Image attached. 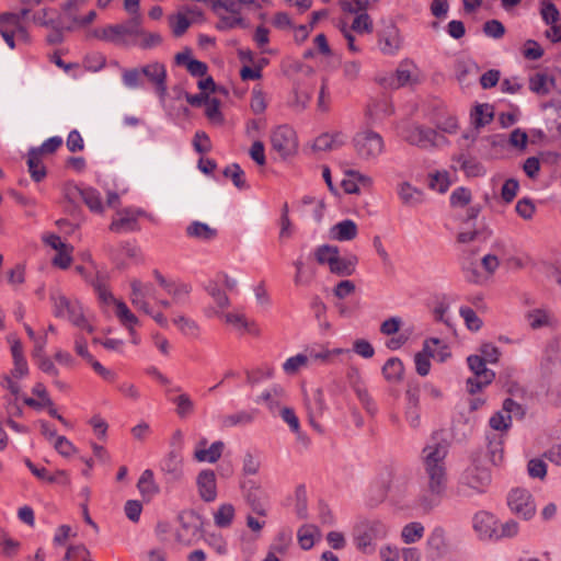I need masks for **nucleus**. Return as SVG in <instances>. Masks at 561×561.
<instances>
[{"label":"nucleus","mask_w":561,"mask_h":561,"mask_svg":"<svg viewBox=\"0 0 561 561\" xmlns=\"http://www.w3.org/2000/svg\"><path fill=\"white\" fill-rule=\"evenodd\" d=\"M448 454L446 444L435 443L423 448V481L416 503L424 512L437 507L447 489V469L445 459Z\"/></svg>","instance_id":"1"},{"label":"nucleus","mask_w":561,"mask_h":561,"mask_svg":"<svg viewBox=\"0 0 561 561\" xmlns=\"http://www.w3.org/2000/svg\"><path fill=\"white\" fill-rule=\"evenodd\" d=\"M142 33V16L129 18L123 23L95 28L92 36L116 46H136L138 34Z\"/></svg>","instance_id":"2"},{"label":"nucleus","mask_w":561,"mask_h":561,"mask_svg":"<svg viewBox=\"0 0 561 561\" xmlns=\"http://www.w3.org/2000/svg\"><path fill=\"white\" fill-rule=\"evenodd\" d=\"M387 525L380 519H364L354 528V543L363 553H373L376 541L386 538Z\"/></svg>","instance_id":"3"},{"label":"nucleus","mask_w":561,"mask_h":561,"mask_svg":"<svg viewBox=\"0 0 561 561\" xmlns=\"http://www.w3.org/2000/svg\"><path fill=\"white\" fill-rule=\"evenodd\" d=\"M352 144L357 157L363 161H374L385 151V140L371 129L357 131Z\"/></svg>","instance_id":"4"},{"label":"nucleus","mask_w":561,"mask_h":561,"mask_svg":"<svg viewBox=\"0 0 561 561\" xmlns=\"http://www.w3.org/2000/svg\"><path fill=\"white\" fill-rule=\"evenodd\" d=\"M467 364L473 376L469 377L466 381L467 391L470 394H476L491 385L495 379V373L486 367L483 359L478 354H472L467 357Z\"/></svg>","instance_id":"5"},{"label":"nucleus","mask_w":561,"mask_h":561,"mask_svg":"<svg viewBox=\"0 0 561 561\" xmlns=\"http://www.w3.org/2000/svg\"><path fill=\"white\" fill-rule=\"evenodd\" d=\"M491 481L490 470L481 466L477 459H473L472 463L462 472L459 484L482 494L486 491Z\"/></svg>","instance_id":"6"},{"label":"nucleus","mask_w":561,"mask_h":561,"mask_svg":"<svg viewBox=\"0 0 561 561\" xmlns=\"http://www.w3.org/2000/svg\"><path fill=\"white\" fill-rule=\"evenodd\" d=\"M271 144L280 158L286 159L296 153L298 139L296 131L289 125L277 126L271 135Z\"/></svg>","instance_id":"7"},{"label":"nucleus","mask_w":561,"mask_h":561,"mask_svg":"<svg viewBox=\"0 0 561 561\" xmlns=\"http://www.w3.org/2000/svg\"><path fill=\"white\" fill-rule=\"evenodd\" d=\"M507 505L511 512L528 520L536 514V504L527 489L516 488L507 494Z\"/></svg>","instance_id":"8"},{"label":"nucleus","mask_w":561,"mask_h":561,"mask_svg":"<svg viewBox=\"0 0 561 561\" xmlns=\"http://www.w3.org/2000/svg\"><path fill=\"white\" fill-rule=\"evenodd\" d=\"M401 135L412 146L427 149L436 146L438 134L435 129L419 124L405 126Z\"/></svg>","instance_id":"9"},{"label":"nucleus","mask_w":561,"mask_h":561,"mask_svg":"<svg viewBox=\"0 0 561 561\" xmlns=\"http://www.w3.org/2000/svg\"><path fill=\"white\" fill-rule=\"evenodd\" d=\"M240 488L243 497L247 504L251 507L252 512L260 516H266L267 496L261 484L254 479H244L241 482Z\"/></svg>","instance_id":"10"},{"label":"nucleus","mask_w":561,"mask_h":561,"mask_svg":"<svg viewBox=\"0 0 561 561\" xmlns=\"http://www.w3.org/2000/svg\"><path fill=\"white\" fill-rule=\"evenodd\" d=\"M130 302L138 309L144 311L146 314H151V307L147 299H156V288L151 283H142L139 279H133L130 282Z\"/></svg>","instance_id":"11"},{"label":"nucleus","mask_w":561,"mask_h":561,"mask_svg":"<svg viewBox=\"0 0 561 561\" xmlns=\"http://www.w3.org/2000/svg\"><path fill=\"white\" fill-rule=\"evenodd\" d=\"M416 67L413 61L402 60L393 73L379 78V83L388 89H399L412 82V73Z\"/></svg>","instance_id":"12"},{"label":"nucleus","mask_w":561,"mask_h":561,"mask_svg":"<svg viewBox=\"0 0 561 561\" xmlns=\"http://www.w3.org/2000/svg\"><path fill=\"white\" fill-rule=\"evenodd\" d=\"M0 386L10 391L11 397H4V411L8 419L21 417L23 409L19 404L21 387L16 381L11 380V376L2 375L0 377Z\"/></svg>","instance_id":"13"},{"label":"nucleus","mask_w":561,"mask_h":561,"mask_svg":"<svg viewBox=\"0 0 561 561\" xmlns=\"http://www.w3.org/2000/svg\"><path fill=\"white\" fill-rule=\"evenodd\" d=\"M119 218L114 219L110 225V230L113 232L121 231H138L139 226L137 219L139 217H149L141 208H125L119 211Z\"/></svg>","instance_id":"14"},{"label":"nucleus","mask_w":561,"mask_h":561,"mask_svg":"<svg viewBox=\"0 0 561 561\" xmlns=\"http://www.w3.org/2000/svg\"><path fill=\"white\" fill-rule=\"evenodd\" d=\"M404 416L411 427L417 428L420 426V387L416 383H409L405 391Z\"/></svg>","instance_id":"15"},{"label":"nucleus","mask_w":561,"mask_h":561,"mask_svg":"<svg viewBox=\"0 0 561 561\" xmlns=\"http://www.w3.org/2000/svg\"><path fill=\"white\" fill-rule=\"evenodd\" d=\"M142 79H147L154 87L158 95L163 96L167 93V69L161 62L154 61L141 67Z\"/></svg>","instance_id":"16"},{"label":"nucleus","mask_w":561,"mask_h":561,"mask_svg":"<svg viewBox=\"0 0 561 561\" xmlns=\"http://www.w3.org/2000/svg\"><path fill=\"white\" fill-rule=\"evenodd\" d=\"M473 529L481 539H499L497 520L489 512L481 511L473 516Z\"/></svg>","instance_id":"17"},{"label":"nucleus","mask_w":561,"mask_h":561,"mask_svg":"<svg viewBox=\"0 0 561 561\" xmlns=\"http://www.w3.org/2000/svg\"><path fill=\"white\" fill-rule=\"evenodd\" d=\"M447 550L448 543L445 529L442 526L434 527L426 540L427 558L431 560L440 559L446 554Z\"/></svg>","instance_id":"18"},{"label":"nucleus","mask_w":561,"mask_h":561,"mask_svg":"<svg viewBox=\"0 0 561 561\" xmlns=\"http://www.w3.org/2000/svg\"><path fill=\"white\" fill-rule=\"evenodd\" d=\"M198 493L205 502H214L217 497L216 474L211 469L202 470L196 479Z\"/></svg>","instance_id":"19"},{"label":"nucleus","mask_w":561,"mask_h":561,"mask_svg":"<svg viewBox=\"0 0 561 561\" xmlns=\"http://www.w3.org/2000/svg\"><path fill=\"white\" fill-rule=\"evenodd\" d=\"M438 343L437 337H430L423 342V348L414 355V364L416 373L425 377L431 370V357H435V351L432 348V344Z\"/></svg>","instance_id":"20"},{"label":"nucleus","mask_w":561,"mask_h":561,"mask_svg":"<svg viewBox=\"0 0 561 561\" xmlns=\"http://www.w3.org/2000/svg\"><path fill=\"white\" fill-rule=\"evenodd\" d=\"M160 468L162 472L168 476V480L178 481L183 477L182 457L175 450H171L161 460Z\"/></svg>","instance_id":"21"},{"label":"nucleus","mask_w":561,"mask_h":561,"mask_svg":"<svg viewBox=\"0 0 561 561\" xmlns=\"http://www.w3.org/2000/svg\"><path fill=\"white\" fill-rule=\"evenodd\" d=\"M10 27L14 32V35L18 36L19 39L30 43L31 35L27 28L23 24V19H25L30 14L28 8H21L19 12H3Z\"/></svg>","instance_id":"22"},{"label":"nucleus","mask_w":561,"mask_h":561,"mask_svg":"<svg viewBox=\"0 0 561 561\" xmlns=\"http://www.w3.org/2000/svg\"><path fill=\"white\" fill-rule=\"evenodd\" d=\"M453 160L459 164V168L467 176L479 178L486 173L483 164L477 158L468 153H459Z\"/></svg>","instance_id":"23"},{"label":"nucleus","mask_w":561,"mask_h":561,"mask_svg":"<svg viewBox=\"0 0 561 561\" xmlns=\"http://www.w3.org/2000/svg\"><path fill=\"white\" fill-rule=\"evenodd\" d=\"M410 490V478L405 472H394L388 484V493L394 500L403 499Z\"/></svg>","instance_id":"24"},{"label":"nucleus","mask_w":561,"mask_h":561,"mask_svg":"<svg viewBox=\"0 0 561 561\" xmlns=\"http://www.w3.org/2000/svg\"><path fill=\"white\" fill-rule=\"evenodd\" d=\"M344 141L345 136L341 131L323 133L314 139L312 148L316 151H328L341 147Z\"/></svg>","instance_id":"25"},{"label":"nucleus","mask_w":561,"mask_h":561,"mask_svg":"<svg viewBox=\"0 0 561 561\" xmlns=\"http://www.w3.org/2000/svg\"><path fill=\"white\" fill-rule=\"evenodd\" d=\"M164 290L172 297L174 305L182 306L188 302L192 286L181 280H172Z\"/></svg>","instance_id":"26"},{"label":"nucleus","mask_w":561,"mask_h":561,"mask_svg":"<svg viewBox=\"0 0 561 561\" xmlns=\"http://www.w3.org/2000/svg\"><path fill=\"white\" fill-rule=\"evenodd\" d=\"M216 314L221 317L226 323L231 324L237 330L259 334L256 324L253 321H248V319L243 314L232 312H216Z\"/></svg>","instance_id":"27"},{"label":"nucleus","mask_w":561,"mask_h":561,"mask_svg":"<svg viewBox=\"0 0 561 561\" xmlns=\"http://www.w3.org/2000/svg\"><path fill=\"white\" fill-rule=\"evenodd\" d=\"M398 195L407 206H416L424 201L423 192L409 182H402L399 185Z\"/></svg>","instance_id":"28"},{"label":"nucleus","mask_w":561,"mask_h":561,"mask_svg":"<svg viewBox=\"0 0 561 561\" xmlns=\"http://www.w3.org/2000/svg\"><path fill=\"white\" fill-rule=\"evenodd\" d=\"M224 448V442L216 440L208 448H196L194 451V458L198 462L215 463L221 457Z\"/></svg>","instance_id":"29"},{"label":"nucleus","mask_w":561,"mask_h":561,"mask_svg":"<svg viewBox=\"0 0 561 561\" xmlns=\"http://www.w3.org/2000/svg\"><path fill=\"white\" fill-rule=\"evenodd\" d=\"M381 371L388 382L398 383L403 379L404 366L400 358L390 357L383 364Z\"/></svg>","instance_id":"30"},{"label":"nucleus","mask_w":561,"mask_h":561,"mask_svg":"<svg viewBox=\"0 0 561 561\" xmlns=\"http://www.w3.org/2000/svg\"><path fill=\"white\" fill-rule=\"evenodd\" d=\"M356 265L357 257L355 255L342 257L339 253L330 267V272L339 276H351L355 272Z\"/></svg>","instance_id":"31"},{"label":"nucleus","mask_w":561,"mask_h":561,"mask_svg":"<svg viewBox=\"0 0 561 561\" xmlns=\"http://www.w3.org/2000/svg\"><path fill=\"white\" fill-rule=\"evenodd\" d=\"M331 233L337 241H351L357 236V225L351 219H345L334 225Z\"/></svg>","instance_id":"32"},{"label":"nucleus","mask_w":561,"mask_h":561,"mask_svg":"<svg viewBox=\"0 0 561 561\" xmlns=\"http://www.w3.org/2000/svg\"><path fill=\"white\" fill-rule=\"evenodd\" d=\"M186 234L190 238L210 241L217 237V230L205 222L195 220L186 227Z\"/></svg>","instance_id":"33"},{"label":"nucleus","mask_w":561,"mask_h":561,"mask_svg":"<svg viewBox=\"0 0 561 561\" xmlns=\"http://www.w3.org/2000/svg\"><path fill=\"white\" fill-rule=\"evenodd\" d=\"M28 172L33 181L41 182L46 176V168L42 162V154L38 150L31 148L27 153Z\"/></svg>","instance_id":"34"},{"label":"nucleus","mask_w":561,"mask_h":561,"mask_svg":"<svg viewBox=\"0 0 561 561\" xmlns=\"http://www.w3.org/2000/svg\"><path fill=\"white\" fill-rule=\"evenodd\" d=\"M66 316L75 327L87 330L89 333L94 331V328L85 319L83 308L79 301L71 302Z\"/></svg>","instance_id":"35"},{"label":"nucleus","mask_w":561,"mask_h":561,"mask_svg":"<svg viewBox=\"0 0 561 561\" xmlns=\"http://www.w3.org/2000/svg\"><path fill=\"white\" fill-rule=\"evenodd\" d=\"M79 194L83 201V203L89 207V209L93 213L101 214L104 210L102 197L100 192L96 188L91 186H85L78 188Z\"/></svg>","instance_id":"36"},{"label":"nucleus","mask_w":561,"mask_h":561,"mask_svg":"<svg viewBox=\"0 0 561 561\" xmlns=\"http://www.w3.org/2000/svg\"><path fill=\"white\" fill-rule=\"evenodd\" d=\"M137 488H138L140 494L147 500H150L152 496L158 494L159 486L157 485V483L154 481V476H153L152 470L146 469L145 471H142V473L138 480Z\"/></svg>","instance_id":"37"},{"label":"nucleus","mask_w":561,"mask_h":561,"mask_svg":"<svg viewBox=\"0 0 561 561\" xmlns=\"http://www.w3.org/2000/svg\"><path fill=\"white\" fill-rule=\"evenodd\" d=\"M493 119V111L489 104H477L471 113L470 121L474 128L484 127Z\"/></svg>","instance_id":"38"},{"label":"nucleus","mask_w":561,"mask_h":561,"mask_svg":"<svg viewBox=\"0 0 561 561\" xmlns=\"http://www.w3.org/2000/svg\"><path fill=\"white\" fill-rule=\"evenodd\" d=\"M115 306L116 317L119 322L128 329L130 334H134V327L138 323L137 317L129 310L124 301H115Z\"/></svg>","instance_id":"39"},{"label":"nucleus","mask_w":561,"mask_h":561,"mask_svg":"<svg viewBox=\"0 0 561 561\" xmlns=\"http://www.w3.org/2000/svg\"><path fill=\"white\" fill-rule=\"evenodd\" d=\"M314 259L320 265H328L331 267L334 263L336 254H339V248L330 244H321L314 249Z\"/></svg>","instance_id":"40"},{"label":"nucleus","mask_w":561,"mask_h":561,"mask_svg":"<svg viewBox=\"0 0 561 561\" xmlns=\"http://www.w3.org/2000/svg\"><path fill=\"white\" fill-rule=\"evenodd\" d=\"M122 82L126 88L131 90L144 88L145 80L142 79L141 67L124 69L122 73Z\"/></svg>","instance_id":"41"},{"label":"nucleus","mask_w":561,"mask_h":561,"mask_svg":"<svg viewBox=\"0 0 561 561\" xmlns=\"http://www.w3.org/2000/svg\"><path fill=\"white\" fill-rule=\"evenodd\" d=\"M425 528L420 522L407 524L401 531V538L404 543H414L424 535Z\"/></svg>","instance_id":"42"},{"label":"nucleus","mask_w":561,"mask_h":561,"mask_svg":"<svg viewBox=\"0 0 561 561\" xmlns=\"http://www.w3.org/2000/svg\"><path fill=\"white\" fill-rule=\"evenodd\" d=\"M234 517V507L232 504H221L214 514L215 525L220 528H227L231 525Z\"/></svg>","instance_id":"43"},{"label":"nucleus","mask_w":561,"mask_h":561,"mask_svg":"<svg viewBox=\"0 0 561 561\" xmlns=\"http://www.w3.org/2000/svg\"><path fill=\"white\" fill-rule=\"evenodd\" d=\"M256 410L239 411L237 413L226 415L222 419L224 426L232 427L238 425H247L253 422Z\"/></svg>","instance_id":"44"},{"label":"nucleus","mask_w":561,"mask_h":561,"mask_svg":"<svg viewBox=\"0 0 561 561\" xmlns=\"http://www.w3.org/2000/svg\"><path fill=\"white\" fill-rule=\"evenodd\" d=\"M173 323L179 328V330L186 336L190 337H198L201 330L196 321L185 316H179L173 319Z\"/></svg>","instance_id":"45"},{"label":"nucleus","mask_w":561,"mask_h":561,"mask_svg":"<svg viewBox=\"0 0 561 561\" xmlns=\"http://www.w3.org/2000/svg\"><path fill=\"white\" fill-rule=\"evenodd\" d=\"M224 175L230 178L233 185L239 190H245L249 187L245 181L244 171L238 163H232L225 168Z\"/></svg>","instance_id":"46"},{"label":"nucleus","mask_w":561,"mask_h":561,"mask_svg":"<svg viewBox=\"0 0 561 561\" xmlns=\"http://www.w3.org/2000/svg\"><path fill=\"white\" fill-rule=\"evenodd\" d=\"M459 314L463 319L466 327L473 332L479 331L482 328V320L477 316L476 311L467 306L459 308Z\"/></svg>","instance_id":"47"},{"label":"nucleus","mask_w":561,"mask_h":561,"mask_svg":"<svg viewBox=\"0 0 561 561\" xmlns=\"http://www.w3.org/2000/svg\"><path fill=\"white\" fill-rule=\"evenodd\" d=\"M50 300L54 307V314L57 318L66 317L67 310L71 305V300H69L65 295L60 291H54L50 294Z\"/></svg>","instance_id":"48"},{"label":"nucleus","mask_w":561,"mask_h":561,"mask_svg":"<svg viewBox=\"0 0 561 561\" xmlns=\"http://www.w3.org/2000/svg\"><path fill=\"white\" fill-rule=\"evenodd\" d=\"M206 291L214 299L219 308H227L230 305V300L225 291H222L215 280H209L205 286Z\"/></svg>","instance_id":"49"},{"label":"nucleus","mask_w":561,"mask_h":561,"mask_svg":"<svg viewBox=\"0 0 561 561\" xmlns=\"http://www.w3.org/2000/svg\"><path fill=\"white\" fill-rule=\"evenodd\" d=\"M461 271L466 282L471 284H480L482 282V275L476 261H463L461 263Z\"/></svg>","instance_id":"50"},{"label":"nucleus","mask_w":561,"mask_h":561,"mask_svg":"<svg viewBox=\"0 0 561 561\" xmlns=\"http://www.w3.org/2000/svg\"><path fill=\"white\" fill-rule=\"evenodd\" d=\"M176 405V413L181 419L187 417L194 412V402L187 393H181L173 399Z\"/></svg>","instance_id":"51"},{"label":"nucleus","mask_w":561,"mask_h":561,"mask_svg":"<svg viewBox=\"0 0 561 561\" xmlns=\"http://www.w3.org/2000/svg\"><path fill=\"white\" fill-rule=\"evenodd\" d=\"M91 285H92L93 289L95 290V293L98 294L99 299L102 302H104L106 305H110V304L115 305V301H118L117 299L114 298L113 294L107 289L102 277L96 276L91 282Z\"/></svg>","instance_id":"52"},{"label":"nucleus","mask_w":561,"mask_h":561,"mask_svg":"<svg viewBox=\"0 0 561 561\" xmlns=\"http://www.w3.org/2000/svg\"><path fill=\"white\" fill-rule=\"evenodd\" d=\"M540 15L542 21L547 25L558 23V21L560 20V12L557 5L550 1L541 2Z\"/></svg>","instance_id":"53"},{"label":"nucleus","mask_w":561,"mask_h":561,"mask_svg":"<svg viewBox=\"0 0 561 561\" xmlns=\"http://www.w3.org/2000/svg\"><path fill=\"white\" fill-rule=\"evenodd\" d=\"M529 89L530 91L540 94L546 95L550 92V89L548 87V78L545 73H535L529 79Z\"/></svg>","instance_id":"54"},{"label":"nucleus","mask_w":561,"mask_h":561,"mask_svg":"<svg viewBox=\"0 0 561 561\" xmlns=\"http://www.w3.org/2000/svg\"><path fill=\"white\" fill-rule=\"evenodd\" d=\"M490 426L495 431H507L512 426V415L497 411L489 420Z\"/></svg>","instance_id":"55"},{"label":"nucleus","mask_w":561,"mask_h":561,"mask_svg":"<svg viewBox=\"0 0 561 561\" xmlns=\"http://www.w3.org/2000/svg\"><path fill=\"white\" fill-rule=\"evenodd\" d=\"M450 205L453 207H463L471 201V192L469 188L459 186L450 194Z\"/></svg>","instance_id":"56"},{"label":"nucleus","mask_w":561,"mask_h":561,"mask_svg":"<svg viewBox=\"0 0 561 561\" xmlns=\"http://www.w3.org/2000/svg\"><path fill=\"white\" fill-rule=\"evenodd\" d=\"M53 12V9L44 8L32 15V22L35 25L43 27L55 26V22L58 21L60 18H50L49 14Z\"/></svg>","instance_id":"57"},{"label":"nucleus","mask_w":561,"mask_h":561,"mask_svg":"<svg viewBox=\"0 0 561 561\" xmlns=\"http://www.w3.org/2000/svg\"><path fill=\"white\" fill-rule=\"evenodd\" d=\"M374 28L373 21L367 12L357 13L354 19L351 30L358 33H371Z\"/></svg>","instance_id":"58"},{"label":"nucleus","mask_w":561,"mask_h":561,"mask_svg":"<svg viewBox=\"0 0 561 561\" xmlns=\"http://www.w3.org/2000/svg\"><path fill=\"white\" fill-rule=\"evenodd\" d=\"M483 33L491 38L500 39L505 34V26L499 20H489L483 24Z\"/></svg>","instance_id":"59"},{"label":"nucleus","mask_w":561,"mask_h":561,"mask_svg":"<svg viewBox=\"0 0 561 561\" xmlns=\"http://www.w3.org/2000/svg\"><path fill=\"white\" fill-rule=\"evenodd\" d=\"M308 362V356L305 354H297L286 359L283 364V369L287 375L296 374Z\"/></svg>","instance_id":"60"},{"label":"nucleus","mask_w":561,"mask_h":561,"mask_svg":"<svg viewBox=\"0 0 561 561\" xmlns=\"http://www.w3.org/2000/svg\"><path fill=\"white\" fill-rule=\"evenodd\" d=\"M479 357L485 363L495 364L497 363L501 352L497 346L492 343H484L479 348Z\"/></svg>","instance_id":"61"},{"label":"nucleus","mask_w":561,"mask_h":561,"mask_svg":"<svg viewBox=\"0 0 561 561\" xmlns=\"http://www.w3.org/2000/svg\"><path fill=\"white\" fill-rule=\"evenodd\" d=\"M140 42L137 45L142 49L153 48L162 43V36L159 33H149L142 28V33L138 34Z\"/></svg>","instance_id":"62"},{"label":"nucleus","mask_w":561,"mask_h":561,"mask_svg":"<svg viewBox=\"0 0 561 561\" xmlns=\"http://www.w3.org/2000/svg\"><path fill=\"white\" fill-rule=\"evenodd\" d=\"M170 24L174 36H182L191 25V21L183 14L179 13L170 18Z\"/></svg>","instance_id":"63"},{"label":"nucleus","mask_w":561,"mask_h":561,"mask_svg":"<svg viewBox=\"0 0 561 561\" xmlns=\"http://www.w3.org/2000/svg\"><path fill=\"white\" fill-rule=\"evenodd\" d=\"M89 550L83 545L70 546L65 554L66 561H88Z\"/></svg>","instance_id":"64"}]
</instances>
